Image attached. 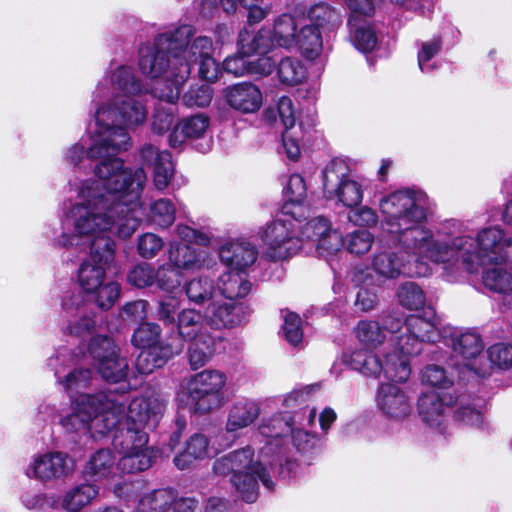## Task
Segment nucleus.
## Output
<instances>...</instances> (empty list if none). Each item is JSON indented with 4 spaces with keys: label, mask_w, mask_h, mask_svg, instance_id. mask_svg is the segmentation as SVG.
Returning a JSON list of instances; mask_svg holds the SVG:
<instances>
[{
    "label": "nucleus",
    "mask_w": 512,
    "mask_h": 512,
    "mask_svg": "<svg viewBox=\"0 0 512 512\" xmlns=\"http://www.w3.org/2000/svg\"><path fill=\"white\" fill-rule=\"evenodd\" d=\"M429 204L425 192H400L384 202L389 230L399 233L400 243L409 251L436 264L461 262L469 273L488 263L512 259V238L499 227L483 228L473 238L467 234L466 223L450 219L433 232L425 225Z\"/></svg>",
    "instance_id": "1"
},
{
    "label": "nucleus",
    "mask_w": 512,
    "mask_h": 512,
    "mask_svg": "<svg viewBox=\"0 0 512 512\" xmlns=\"http://www.w3.org/2000/svg\"><path fill=\"white\" fill-rule=\"evenodd\" d=\"M112 112L97 109L95 112L96 129L89 137L87 147L83 139L71 145L64 153L65 162L81 169L85 158L98 163L93 168L95 179L69 181L70 191L75 194L69 206L64 209L62 218H70L74 206L81 202L90 205L101 202L106 212L142 208L140 196L147 177L143 168L126 167L117 155L131 147V137L119 126L110 124Z\"/></svg>",
    "instance_id": "2"
},
{
    "label": "nucleus",
    "mask_w": 512,
    "mask_h": 512,
    "mask_svg": "<svg viewBox=\"0 0 512 512\" xmlns=\"http://www.w3.org/2000/svg\"><path fill=\"white\" fill-rule=\"evenodd\" d=\"M107 211L101 202L78 203L70 218L61 219V232L45 231L56 247H73L84 240L90 245L89 256L78 269V283L102 310H109L118 300L121 287L117 282H105L106 269L115 257L114 236L129 238L144 217L143 208L129 211Z\"/></svg>",
    "instance_id": "3"
},
{
    "label": "nucleus",
    "mask_w": 512,
    "mask_h": 512,
    "mask_svg": "<svg viewBox=\"0 0 512 512\" xmlns=\"http://www.w3.org/2000/svg\"><path fill=\"white\" fill-rule=\"evenodd\" d=\"M125 404L112 393L82 394L72 402V413L60 419L67 432L88 431L102 437L114 431L113 448L121 454L122 473H136L151 467L156 451L148 446L144 428L124 419Z\"/></svg>",
    "instance_id": "4"
},
{
    "label": "nucleus",
    "mask_w": 512,
    "mask_h": 512,
    "mask_svg": "<svg viewBox=\"0 0 512 512\" xmlns=\"http://www.w3.org/2000/svg\"><path fill=\"white\" fill-rule=\"evenodd\" d=\"M309 24L301 23L298 16L283 13L275 18L273 29H261L251 43L245 46L248 33L240 32L237 58L242 64H289L288 57H279L280 48L296 50L306 60L314 61L322 51L321 32L332 31L342 24V14L326 2H318L306 11Z\"/></svg>",
    "instance_id": "5"
},
{
    "label": "nucleus",
    "mask_w": 512,
    "mask_h": 512,
    "mask_svg": "<svg viewBox=\"0 0 512 512\" xmlns=\"http://www.w3.org/2000/svg\"><path fill=\"white\" fill-rule=\"evenodd\" d=\"M132 66H117L109 78L100 82L93 94V102L107 97L108 102L97 109L112 112L109 120L127 132V127L142 125L147 118L145 90L131 71Z\"/></svg>",
    "instance_id": "6"
},
{
    "label": "nucleus",
    "mask_w": 512,
    "mask_h": 512,
    "mask_svg": "<svg viewBox=\"0 0 512 512\" xmlns=\"http://www.w3.org/2000/svg\"><path fill=\"white\" fill-rule=\"evenodd\" d=\"M194 34V27L187 24L158 34L153 43L139 47L138 64H217L211 38L198 36L189 47Z\"/></svg>",
    "instance_id": "7"
},
{
    "label": "nucleus",
    "mask_w": 512,
    "mask_h": 512,
    "mask_svg": "<svg viewBox=\"0 0 512 512\" xmlns=\"http://www.w3.org/2000/svg\"><path fill=\"white\" fill-rule=\"evenodd\" d=\"M213 470L219 476H230V481L243 501L254 503L258 498V481L268 490H273L274 482L266 463L254 459V451L247 446L232 451L214 463Z\"/></svg>",
    "instance_id": "8"
},
{
    "label": "nucleus",
    "mask_w": 512,
    "mask_h": 512,
    "mask_svg": "<svg viewBox=\"0 0 512 512\" xmlns=\"http://www.w3.org/2000/svg\"><path fill=\"white\" fill-rule=\"evenodd\" d=\"M400 192H423L418 189H400L389 193L382 197L379 201V209L383 216L381 227L384 233L390 235L394 242L402 249L400 253L390 250H378L374 253L372 258V269L381 278L395 279L400 275L408 277H423L427 276L430 268L426 261H431L426 257H422L412 251L406 249L400 243V235L398 232L390 231V226L387 224L389 215L384 212V202L387 201L392 195Z\"/></svg>",
    "instance_id": "9"
},
{
    "label": "nucleus",
    "mask_w": 512,
    "mask_h": 512,
    "mask_svg": "<svg viewBox=\"0 0 512 512\" xmlns=\"http://www.w3.org/2000/svg\"><path fill=\"white\" fill-rule=\"evenodd\" d=\"M142 73L153 79L152 89L159 98L152 118V131L162 135L172 127L180 88L190 74V66H141Z\"/></svg>",
    "instance_id": "10"
},
{
    "label": "nucleus",
    "mask_w": 512,
    "mask_h": 512,
    "mask_svg": "<svg viewBox=\"0 0 512 512\" xmlns=\"http://www.w3.org/2000/svg\"><path fill=\"white\" fill-rule=\"evenodd\" d=\"M227 375L217 369H204L187 383L190 408L199 414L220 409L227 401Z\"/></svg>",
    "instance_id": "11"
},
{
    "label": "nucleus",
    "mask_w": 512,
    "mask_h": 512,
    "mask_svg": "<svg viewBox=\"0 0 512 512\" xmlns=\"http://www.w3.org/2000/svg\"><path fill=\"white\" fill-rule=\"evenodd\" d=\"M397 350V347L395 346ZM410 354L404 353L402 350L385 354L384 362L366 349H359L345 358V362L363 375L379 377L381 374L388 380L395 382H406L411 375V367L409 362Z\"/></svg>",
    "instance_id": "12"
},
{
    "label": "nucleus",
    "mask_w": 512,
    "mask_h": 512,
    "mask_svg": "<svg viewBox=\"0 0 512 512\" xmlns=\"http://www.w3.org/2000/svg\"><path fill=\"white\" fill-rule=\"evenodd\" d=\"M296 226L301 227V217L283 215V213L281 217L266 225L260 232V238L268 258L274 261L284 260L301 250Z\"/></svg>",
    "instance_id": "13"
},
{
    "label": "nucleus",
    "mask_w": 512,
    "mask_h": 512,
    "mask_svg": "<svg viewBox=\"0 0 512 512\" xmlns=\"http://www.w3.org/2000/svg\"><path fill=\"white\" fill-rule=\"evenodd\" d=\"M439 318L433 308L424 310L423 316L410 315L402 320L396 335V347L406 354H419L424 343H434L440 338Z\"/></svg>",
    "instance_id": "14"
},
{
    "label": "nucleus",
    "mask_w": 512,
    "mask_h": 512,
    "mask_svg": "<svg viewBox=\"0 0 512 512\" xmlns=\"http://www.w3.org/2000/svg\"><path fill=\"white\" fill-rule=\"evenodd\" d=\"M309 211L301 217V227L296 226L297 238L300 240L301 249L307 253L312 250L319 255L334 254L342 247L341 234L332 229L330 221L323 216L307 220Z\"/></svg>",
    "instance_id": "15"
},
{
    "label": "nucleus",
    "mask_w": 512,
    "mask_h": 512,
    "mask_svg": "<svg viewBox=\"0 0 512 512\" xmlns=\"http://www.w3.org/2000/svg\"><path fill=\"white\" fill-rule=\"evenodd\" d=\"M453 357L457 358L454 365L461 373L467 370L478 377H486L490 374V365L483 353V342L479 334L464 332L451 338Z\"/></svg>",
    "instance_id": "16"
},
{
    "label": "nucleus",
    "mask_w": 512,
    "mask_h": 512,
    "mask_svg": "<svg viewBox=\"0 0 512 512\" xmlns=\"http://www.w3.org/2000/svg\"><path fill=\"white\" fill-rule=\"evenodd\" d=\"M88 351L99 374L105 381L120 383L126 380L127 360L119 356L118 348L110 338L106 336L92 338Z\"/></svg>",
    "instance_id": "17"
},
{
    "label": "nucleus",
    "mask_w": 512,
    "mask_h": 512,
    "mask_svg": "<svg viewBox=\"0 0 512 512\" xmlns=\"http://www.w3.org/2000/svg\"><path fill=\"white\" fill-rule=\"evenodd\" d=\"M74 357L71 355L68 349H59L54 356H51L48 361V367L54 371V375L57 379V383L60 384L63 389L70 394L71 403L77 397L82 395L80 393L76 397H73V393H79L81 390L87 389L93 385L94 377L90 369L75 368L64 374L66 369L71 366ZM72 411L70 412V414Z\"/></svg>",
    "instance_id": "18"
},
{
    "label": "nucleus",
    "mask_w": 512,
    "mask_h": 512,
    "mask_svg": "<svg viewBox=\"0 0 512 512\" xmlns=\"http://www.w3.org/2000/svg\"><path fill=\"white\" fill-rule=\"evenodd\" d=\"M61 309L62 316L67 321L65 331L69 334L82 337L94 331V313L88 311L84 296L79 290L70 289L63 293Z\"/></svg>",
    "instance_id": "19"
},
{
    "label": "nucleus",
    "mask_w": 512,
    "mask_h": 512,
    "mask_svg": "<svg viewBox=\"0 0 512 512\" xmlns=\"http://www.w3.org/2000/svg\"><path fill=\"white\" fill-rule=\"evenodd\" d=\"M454 405V395L430 391L421 393L417 400V413L422 423L440 434L446 432L449 409Z\"/></svg>",
    "instance_id": "20"
},
{
    "label": "nucleus",
    "mask_w": 512,
    "mask_h": 512,
    "mask_svg": "<svg viewBox=\"0 0 512 512\" xmlns=\"http://www.w3.org/2000/svg\"><path fill=\"white\" fill-rule=\"evenodd\" d=\"M402 328L399 313H389L382 317L381 324L373 320L358 322L355 333L358 340L368 348H377L387 339L396 346V335Z\"/></svg>",
    "instance_id": "21"
},
{
    "label": "nucleus",
    "mask_w": 512,
    "mask_h": 512,
    "mask_svg": "<svg viewBox=\"0 0 512 512\" xmlns=\"http://www.w3.org/2000/svg\"><path fill=\"white\" fill-rule=\"evenodd\" d=\"M167 400L160 394L150 392L133 398L124 411V419L143 428H155L161 420Z\"/></svg>",
    "instance_id": "22"
},
{
    "label": "nucleus",
    "mask_w": 512,
    "mask_h": 512,
    "mask_svg": "<svg viewBox=\"0 0 512 512\" xmlns=\"http://www.w3.org/2000/svg\"><path fill=\"white\" fill-rule=\"evenodd\" d=\"M73 470V460L66 453L48 452L34 456L25 473L29 478L49 482L63 478Z\"/></svg>",
    "instance_id": "23"
},
{
    "label": "nucleus",
    "mask_w": 512,
    "mask_h": 512,
    "mask_svg": "<svg viewBox=\"0 0 512 512\" xmlns=\"http://www.w3.org/2000/svg\"><path fill=\"white\" fill-rule=\"evenodd\" d=\"M249 314L248 307L242 302L232 301L218 294L208 303L204 317L214 328H228L240 325Z\"/></svg>",
    "instance_id": "24"
},
{
    "label": "nucleus",
    "mask_w": 512,
    "mask_h": 512,
    "mask_svg": "<svg viewBox=\"0 0 512 512\" xmlns=\"http://www.w3.org/2000/svg\"><path fill=\"white\" fill-rule=\"evenodd\" d=\"M210 125L209 118L204 114H196L184 119L175 126L169 135V145L177 148L182 145L185 139H201L197 145L201 153H206L211 148L212 139L207 135Z\"/></svg>",
    "instance_id": "25"
},
{
    "label": "nucleus",
    "mask_w": 512,
    "mask_h": 512,
    "mask_svg": "<svg viewBox=\"0 0 512 512\" xmlns=\"http://www.w3.org/2000/svg\"><path fill=\"white\" fill-rule=\"evenodd\" d=\"M259 403L250 398H239L230 406L226 421V433L231 436V439L219 443L221 448L229 447L237 437V432L249 427L260 416Z\"/></svg>",
    "instance_id": "26"
},
{
    "label": "nucleus",
    "mask_w": 512,
    "mask_h": 512,
    "mask_svg": "<svg viewBox=\"0 0 512 512\" xmlns=\"http://www.w3.org/2000/svg\"><path fill=\"white\" fill-rule=\"evenodd\" d=\"M220 261L229 269L246 271L257 259L255 245L244 239H228L218 249Z\"/></svg>",
    "instance_id": "27"
},
{
    "label": "nucleus",
    "mask_w": 512,
    "mask_h": 512,
    "mask_svg": "<svg viewBox=\"0 0 512 512\" xmlns=\"http://www.w3.org/2000/svg\"><path fill=\"white\" fill-rule=\"evenodd\" d=\"M139 157L144 165L153 166V184L159 191L164 190L170 183L174 174V165L171 154L166 151H160L152 144H144Z\"/></svg>",
    "instance_id": "28"
},
{
    "label": "nucleus",
    "mask_w": 512,
    "mask_h": 512,
    "mask_svg": "<svg viewBox=\"0 0 512 512\" xmlns=\"http://www.w3.org/2000/svg\"><path fill=\"white\" fill-rule=\"evenodd\" d=\"M377 406L391 419H404L412 412V404L406 391L394 384H381L377 392Z\"/></svg>",
    "instance_id": "29"
},
{
    "label": "nucleus",
    "mask_w": 512,
    "mask_h": 512,
    "mask_svg": "<svg viewBox=\"0 0 512 512\" xmlns=\"http://www.w3.org/2000/svg\"><path fill=\"white\" fill-rule=\"evenodd\" d=\"M183 349L184 345L180 341L142 349L136 358V368L141 374H150L156 368L162 367L171 357L180 354Z\"/></svg>",
    "instance_id": "30"
},
{
    "label": "nucleus",
    "mask_w": 512,
    "mask_h": 512,
    "mask_svg": "<svg viewBox=\"0 0 512 512\" xmlns=\"http://www.w3.org/2000/svg\"><path fill=\"white\" fill-rule=\"evenodd\" d=\"M225 96L229 106L242 113H254L262 104L259 88L247 82L228 87Z\"/></svg>",
    "instance_id": "31"
},
{
    "label": "nucleus",
    "mask_w": 512,
    "mask_h": 512,
    "mask_svg": "<svg viewBox=\"0 0 512 512\" xmlns=\"http://www.w3.org/2000/svg\"><path fill=\"white\" fill-rule=\"evenodd\" d=\"M277 113L285 127L282 134V145L290 160H297L300 155L299 140L296 131H292L295 124V110L291 98L282 96L277 103Z\"/></svg>",
    "instance_id": "32"
},
{
    "label": "nucleus",
    "mask_w": 512,
    "mask_h": 512,
    "mask_svg": "<svg viewBox=\"0 0 512 512\" xmlns=\"http://www.w3.org/2000/svg\"><path fill=\"white\" fill-rule=\"evenodd\" d=\"M204 320V315L196 309L187 308L179 311L175 322L177 335L170 343L180 341L184 345V341L208 334L209 332L205 328Z\"/></svg>",
    "instance_id": "33"
},
{
    "label": "nucleus",
    "mask_w": 512,
    "mask_h": 512,
    "mask_svg": "<svg viewBox=\"0 0 512 512\" xmlns=\"http://www.w3.org/2000/svg\"><path fill=\"white\" fill-rule=\"evenodd\" d=\"M119 468V462L116 464V458L109 449H99L95 451L88 459L84 467V475L93 481H102L116 475Z\"/></svg>",
    "instance_id": "34"
},
{
    "label": "nucleus",
    "mask_w": 512,
    "mask_h": 512,
    "mask_svg": "<svg viewBox=\"0 0 512 512\" xmlns=\"http://www.w3.org/2000/svg\"><path fill=\"white\" fill-rule=\"evenodd\" d=\"M205 258L206 253L204 251L188 244H181L176 239L169 243V262L180 270H198L203 266Z\"/></svg>",
    "instance_id": "35"
},
{
    "label": "nucleus",
    "mask_w": 512,
    "mask_h": 512,
    "mask_svg": "<svg viewBox=\"0 0 512 512\" xmlns=\"http://www.w3.org/2000/svg\"><path fill=\"white\" fill-rule=\"evenodd\" d=\"M298 414L291 415L289 412H280L264 419L259 426V433L262 437L267 438L268 441L264 450H272L273 446L278 447V442L273 443L289 434L295 425V418Z\"/></svg>",
    "instance_id": "36"
},
{
    "label": "nucleus",
    "mask_w": 512,
    "mask_h": 512,
    "mask_svg": "<svg viewBox=\"0 0 512 512\" xmlns=\"http://www.w3.org/2000/svg\"><path fill=\"white\" fill-rule=\"evenodd\" d=\"M493 264V267L484 269L483 284L489 290L503 294L512 300V266L508 263V260Z\"/></svg>",
    "instance_id": "37"
},
{
    "label": "nucleus",
    "mask_w": 512,
    "mask_h": 512,
    "mask_svg": "<svg viewBox=\"0 0 512 512\" xmlns=\"http://www.w3.org/2000/svg\"><path fill=\"white\" fill-rule=\"evenodd\" d=\"M454 405H457L456 421L472 428H480L483 425V409L485 406L483 399L456 395L454 396Z\"/></svg>",
    "instance_id": "38"
},
{
    "label": "nucleus",
    "mask_w": 512,
    "mask_h": 512,
    "mask_svg": "<svg viewBox=\"0 0 512 512\" xmlns=\"http://www.w3.org/2000/svg\"><path fill=\"white\" fill-rule=\"evenodd\" d=\"M286 202L282 207L283 215L302 217L308 212V207L304 204L306 197V185L303 177L299 174L290 176L285 188Z\"/></svg>",
    "instance_id": "39"
},
{
    "label": "nucleus",
    "mask_w": 512,
    "mask_h": 512,
    "mask_svg": "<svg viewBox=\"0 0 512 512\" xmlns=\"http://www.w3.org/2000/svg\"><path fill=\"white\" fill-rule=\"evenodd\" d=\"M213 450L204 434L195 433L186 441L185 449L174 457L175 466L184 470L190 467L194 461L210 456Z\"/></svg>",
    "instance_id": "40"
},
{
    "label": "nucleus",
    "mask_w": 512,
    "mask_h": 512,
    "mask_svg": "<svg viewBox=\"0 0 512 512\" xmlns=\"http://www.w3.org/2000/svg\"><path fill=\"white\" fill-rule=\"evenodd\" d=\"M244 272L230 269L222 274L217 282L218 296L232 301L245 297L251 290V283L246 279Z\"/></svg>",
    "instance_id": "41"
},
{
    "label": "nucleus",
    "mask_w": 512,
    "mask_h": 512,
    "mask_svg": "<svg viewBox=\"0 0 512 512\" xmlns=\"http://www.w3.org/2000/svg\"><path fill=\"white\" fill-rule=\"evenodd\" d=\"M187 342H189L187 357L192 370L205 366L216 353V338L211 333Z\"/></svg>",
    "instance_id": "42"
},
{
    "label": "nucleus",
    "mask_w": 512,
    "mask_h": 512,
    "mask_svg": "<svg viewBox=\"0 0 512 512\" xmlns=\"http://www.w3.org/2000/svg\"><path fill=\"white\" fill-rule=\"evenodd\" d=\"M369 180L366 178L353 179L349 177L343 180L335 191H331L327 196H335L346 207L354 208L361 204L363 200V191L368 187Z\"/></svg>",
    "instance_id": "43"
},
{
    "label": "nucleus",
    "mask_w": 512,
    "mask_h": 512,
    "mask_svg": "<svg viewBox=\"0 0 512 512\" xmlns=\"http://www.w3.org/2000/svg\"><path fill=\"white\" fill-rule=\"evenodd\" d=\"M272 66H199L198 73L201 79L214 83L225 74H233L235 77L259 73L262 75L270 74Z\"/></svg>",
    "instance_id": "44"
},
{
    "label": "nucleus",
    "mask_w": 512,
    "mask_h": 512,
    "mask_svg": "<svg viewBox=\"0 0 512 512\" xmlns=\"http://www.w3.org/2000/svg\"><path fill=\"white\" fill-rule=\"evenodd\" d=\"M177 499L172 489H156L141 497L135 512H168Z\"/></svg>",
    "instance_id": "45"
},
{
    "label": "nucleus",
    "mask_w": 512,
    "mask_h": 512,
    "mask_svg": "<svg viewBox=\"0 0 512 512\" xmlns=\"http://www.w3.org/2000/svg\"><path fill=\"white\" fill-rule=\"evenodd\" d=\"M351 38L354 46L361 52L372 51L377 44V36L374 28L362 19H348Z\"/></svg>",
    "instance_id": "46"
},
{
    "label": "nucleus",
    "mask_w": 512,
    "mask_h": 512,
    "mask_svg": "<svg viewBox=\"0 0 512 512\" xmlns=\"http://www.w3.org/2000/svg\"><path fill=\"white\" fill-rule=\"evenodd\" d=\"M99 493L93 484H81L69 490L63 497L62 507L68 512H79L88 505Z\"/></svg>",
    "instance_id": "47"
},
{
    "label": "nucleus",
    "mask_w": 512,
    "mask_h": 512,
    "mask_svg": "<svg viewBox=\"0 0 512 512\" xmlns=\"http://www.w3.org/2000/svg\"><path fill=\"white\" fill-rule=\"evenodd\" d=\"M349 166L345 159L335 157L331 159L322 171V184L324 193L328 195L335 191L336 187L347 180L349 176Z\"/></svg>",
    "instance_id": "48"
},
{
    "label": "nucleus",
    "mask_w": 512,
    "mask_h": 512,
    "mask_svg": "<svg viewBox=\"0 0 512 512\" xmlns=\"http://www.w3.org/2000/svg\"><path fill=\"white\" fill-rule=\"evenodd\" d=\"M184 291L189 301L195 305L209 303L217 295L212 281L203 276L193 278L187 282Z\"/></svg>",
    "instance_id": "49"
},
{
    "label": "nucleus",
    "mask_w": 512,
    "mask_h": 512,
    "mask_svg": "<svg viewBox=\"0 0 512 512\" xmlns=\"http://www.w3.org/2000/svg\"><path fill=\"white\" fill-rule=\"evenodd\" d=\"M397 298L400 305L407 310H420L425 307L426 295L414 282H405L398 287Z\"/></svg>",
    "instance_id": "50"
},
{
    "label": "nucleus",
    "mask_w": 512,
    "mask_h": 512,
    "mask_svg": "<svg viewBox=\"0 0 512 512\" xmlns=\"http://www.w3.org/2000/svg\"><path fill=\"white\" fill-rule=\"evenodd\" d=\"M161 328L156 323H143L135 329L132 335V344L142 349H148L167 342L160 341Z\"/></svg>",
    "instance_id": "51"
},
{
    "label": "nucleus",
    "mask_w": 512,
    "mask_h": 512,
    "mask_svg": "<svg viewBox=\"0 0 512 512\" xmlns=\"http://www.w3.org/2000/svg\"><path fill=\"white\" fill-rule=\"evenodd\" d=\"M180 269L171 263L160 265L155 272V284L165 292L172 293L181 286L182 275Z\"/></svg>",
    "instance_id": "52"
},
{
    "label": "nucleus",
    "mask_w": 512,
    "mask_h": 512,
    "mask_svg": "<svg viewBox=\"0 0 512 512\" xmlns=\"http://www.w3.org/2000/svg\"><path fill=\"white\" fill-rule=\"evenodd\" d=\"M175 212L174 204L169 199L161 198L151 204L149 218L155 225L166 228L174 222Z\"/></svg>",
    "instance_id": "53"
},
{
    "label": "nucleus",
    "mask_w": 512,
    "mask_h": 512,
    "mask_svg": "<svg viewBox=\"0 0 512 512\" xmlns=\"http://www.w3.org/2000/svg\"><path fill=\"white\" fill-rule=\"evenodd\" d=\"M374 242V236L367 230H355L342 238V246L345 245L351 254L362 255L367 253Z\"/></svg>",
    "instance_id": "54"
},
{
    "label": "nucleus",
    "mask_w": 512,
    "mask_h": 512,
    "mask_svg": "<svg viewBox=\"0 0 512 512\" xmlns=\"http://www.w3.org/2000/svg\"><path fill=\"white\" fill-rule=\"evenodd\" d=\"M283 335L287 342L294 347L301 345L303 341L302 320L299 315L287 312L284 315Z\"/></svg>",
    "instance_id": "55"
},
{
    "label": "nucleus",
    "mask_w": 512,
    "mask_h": 512,
    "mask_svg": "<svg viewBox=\"0 0 512 512\" xmlns=\"http://www.w3.org/2000/svg\"><path fill=\"white\" fill-rule=\"evenodd\" d=\"M290 433L294 446L301 453H310L321 447L320 439L303 428L293 426Z\"/></svg>",
    "instance_id": "56"
},
{
    "label": "nucleus",
    "mask_w": 512,
    "mask_h": 512,
    "mask_svg": "<svg viewBox=\"0 0 512 512\" xmlns=\"http://www.w3.org/2000/svg\"><path fill=\"white\" fill-rule=\"evenodd\" d=\"M156 270L148 263H142L131 269L127 281L137 287L144 288L155 284Z\"/></svg>",
    "instance_id": "57"
},
{
    "label": "nucleus",
    "mask_w": 512,
    "mask_h": 512,
    "mask_svg": "<svg viewBox=\"0 0 512 512\" xmlns=\"http://www.w3.org/2000/svg\"><path fill=\"white\" fill-rule=\"evenodd\" d=\"M212 100V90L206 85L191 87L182 97L183 103L187 107H206Z\"/></svg>",
    "instance_id": "58"
},
{
    "label": "nucleus",
    "mask_w": 512,
    "mask_h": 512,
    "mask_svg": "<svg viewBox=\"0 0 512 512\" xmlns=\"http://www.w3.org/2000/svg\"><path fill=\"white\" fill-rule=\"evenodd\" d=\"M421 380L426 385L440 389H446L453 383L446 371L437 365L426 366L422 371Z\"/></svg>",
    "instance_id": "59"
},
{
    "label": "nucleus",
    "mask_w": 512,
    "mask_h": 512,
    "mask_svg": "<svg viewBox=\"0 0 512 512\" xmlns=\"http://www.w3.org/2000/svg\"><path fill=\"white\" fill-rule=\"evenodd\" d=\"M163 246V239L154 233H145L138 238V253L145 259L154 258Z\"/></svg>",
    "instance_id": "60"
},
{
    "label": "nucleus",
    "mask_w": 512,
    "mask_h": 512,
    "mask_svg": "<svg viewBox=\"0 0 512 512\" xmlns=\"http://www.w3.org/2000/svg\"><path fill=\"white\" fill-rule=\"evenodd\" d=\"M489 365L499 368L512 367V345L497 343L492 345L488 351Z\"/></svg>",
    "instance_id": "61"
},
{
    "label": "nucleus",
    "mask_w": 512,
    "mask_h": 512,
    "mask_svg": "<svg viewBox=\"0 0 512 512\" xmlns=\"http://www.w3.org/2000/svg\"><path fill=\"white\" fill-rule=\"evenodd\" d=\"M175 234L181 244L195 243L198 245L206 246L210 243V237L205 232L196 230L188 225L178 224L175 229Z\"/></svg>",
    "instance_id": "62"
},
{
    "label": "nucleus",
    "mask_w": 512,
    "mask_h": 512,
    "mask_svg": "<svg viewBox=\"0 0 512 512\" xmlns=\"http://www.w3.org/2000/svg\"><path fill=\"white\" fill-rule=\"evenodd\" d=\"M180 301L174 297H167L158 303V319L165 326H174L176 322L175 315L178 314Z\"/></svg>",
    "instance_id": "63"
},
{
    "label": "nucleus",
    "mask_w": 512,
    "mask_h": 512,
    "mask_svg": "<svg viewBox=\"0 0 512 512\" xmlns=\"http://www.w3.org/2000/svg\"><path fill=\"white\" fill-rule=\"evenodd\" d=\"M348 219L352 224L360 227H373L378 223L377 212L368 206L352 209Z\"/></svg>",
    "instance_id": "64"
}]
</instances>
